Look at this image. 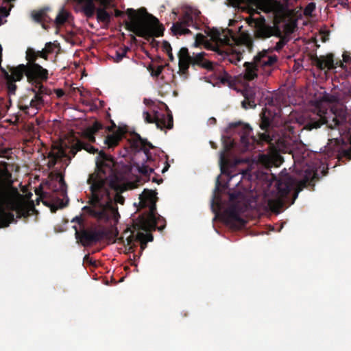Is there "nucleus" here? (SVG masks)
I'll return each instance as SVG.
<instances>
[{"instance_id":"bb28decb","label":"nucleus","mask_w":351,"mask_h":351,"mask_svg":"<svg viewBox=\"0 0 351 351\" xmlns=\"http://www.w3.org/2000/svg\"><path fill=\"white\" fill-rule=\"evenodd\" d=\"M244 99L241 101L243 108L247 110L248 108H254L256 106L255 101L256 92L252 87H247L242 91Z\"/></svg>"},{"instance_id":"e433bc0d","label":"nucleus","mask_w":351,"mask_h":351,"mask_svg":"<svg viewBox=\"0 0 351 351\" xmlns=\"http://www.w3.org/2000/svg\"><path fill=\"white\" fill-rule=\"evenodd\" d=\"M280 38V40L276 43V46L274 47L269 48V50H272V53L274 51H280L282 49V48L285 46V45L289 42V38L287 35L282 34L281 32V35L280 36H276Z\"/></svg>"},{"instance_id":"f8f14e48","label":"nucleus","mask_w":351,"mask_h":351,"mask_svg":"<svg viewBox=\"0 0 351 351\" xmlns=\"http://www.w3.org/2000/svg\"><path fill=\"white\" fill-rule=\"evenodd\" d=\"M131 147L135 151H143L147 158L145 164L138 167V171L143 176L149 180V176L154 172V169L157 167L156 164V157H152L149 150L147 148L153 149V145L147 141L146 139L143 138L138 134L134 133L132 138L131 139Z\"/></svg>"},{"instance_id":"4468645a","label":"nucleus","mask_w":351,"mask_h":351,"mask_svg":"<svg viewBox=\"0 0 351 351\" xmlns=\"http://www.w3.org/2000/svg\"><path fill=\"white\" fill-rule=\"evenodd\" d=\"M166 112L154 110L153 114L148 112H143L145 121L148 123H155L157 128L161 130L164 129L171 130L173 127V119L171 110L165 105Z\"/></svg>"},{"instance_id":"8fccbe9b","label":"nucleus","mask_w":351,"mask_h":351,"mask_svg":"<svg viewBox=\"0 0 351 351\" xmlns=\"http://www.w3.org/2000/svg\"><path fill=\"white\" fill-rule=\"evenodd\" d=\"M84 261L86 262L89 265L96 267L97 266L95 261L93 260L88 254L86 255L84 258Z\"/></svg>"},{"instance_id":"ea45409f","label":"nucleus","mask_w":351,"mask_h":351,"mask_svg":"<svg viewBox=\"0 0 351 351\" xmlns=\"http://www.w3.org/2000/svg\"><path fill=\"white\" fill-rule=\"evenodd\" d=\"M38 58L36 51L32 48H28L26 51V60L27 63L25 65L38 64L36 62Z\"/></svg>"},{"instance_id":"cd10ccee","label":"nucleus","mask_w":351,"mask_h":351,"mask_svg":"<svg viewBox=\"0 0 351 351\" xmlns=\"http://www.w3.org/2000/svg\"><path fill=\"white\" fill-rule=\"evenodd\" d=\"M245 71H244V79L247 81H252L258 76V71L259 66L255 63V61L253 60V62H246L244 64Z\"/></svg>"},{"instance_id":"f3484780","label":"nucleus","mask_w":351,"mask_h":351,"mask_svg":"<svg viewBox=\"0 0 351 351\" xmlns=\"http://www.w3.org/2000/svg\"><path fill=\"white\" fill-rule=\"evenodd\" d=\"M73 228L75 230V236L76 239L84 247L97 243L106 235L104 230L83 229L79 231L76 226H74Z\"/></svg>"},{"instance_id":"e2e57ef3","label":"nucleus","mask_w":351,"mask_h":351,"mask_svg":"<svg viewBox=\"0 0 351 351\" xmlns=\"http://www.w3.org/2000/svg\"><path fill=\"white\" fill-rule=\"evenodd\" d=\"M286 29L291 33L293 32V28L289 25H286Z\"/></svg>"},{"instance_id":"2f4dec72","label":"nucleus","mask_w":351,"mask_h":351,"mask_svg":"<svg viewBox=\"0 0 351 351\" xmlns=\"http://www.w3.org/2000/svg\"><path fill=\"white\" fill-rule=\"evenodd\" d=\"M215 51L220 56H222L223 59H228L230 62L237 64L241 60L242 54L239 52L235 53H228L221 49L219 47H217Z\"/></svg>"},{"instance_id":"4c0bfd02","label":"nucleus","mask_w":351,"mask_h":351,"mask_svg":"<svg viewBox=\"0 0 351 351\" xmlns=\"http://www.w3.org/2000/svg\"><path fill=\"white\" fill-rule=\"evenodd\" d=\"M75 147L77 150L85 149L88 152L91 153V154H95L97 152V149H95L93 146L88 144V143L81 141H78L76 143Z\"/></svg>"},{"instance_id":"774afa93","label":"nucleus","mask_w":351,"mask_h":351,"mask_svg":"<svg viewBox=\"0 0 351 351\" xmlns=\"http://www.w3.org/2000/svg\"><path fill=\"white\" fill-rule=\"evenodd\" d=\"M348 95L351 97V86H350V88L348 90Z\"/></svg>"},{"instance_id":"bf43d9fd","label":"nucleus","mask_w":351,"mask_h":351,"mask_svg":"<svg viewBox=\"0 0 351 351\" xmlns=\"http://www.w3.org/2000/svg\"><path fill=\"white\" fill-rule=\"evenodd\" d=\"M340 4L343 7V8H348L349 7V3H348V0H343L342 1Z\"/></svg>"},{"instance_id":"5701e85b","label":"nucleus","mask_w":351,"mask_h":351,"mask_svg":"<svg viewBox=\"0 0 351 351\" xmlns=\"http://www.w3.org/2000/svg\"><path fill=\"white\" fill-rule=\"evenodd\" d=\"M30 90L34 93V98L30 101L29 105L35 110L40 109L44 105V95H49L51 90L45 86L43 82L33 86Z\"/></svg>"},{"instance_id":"603ef678","label":"nucleus","mask_w":351,"mask_h":351,"mask_svg":"<svg viewBox=\"0 0 351 351\" xmlns=\"http://www.w3.org/2000/svg\"><path fill=\"white\" fill-rule=\"evenodd\" d=\"M29 107L32 108V106L29 104H27V105H22V104H19V108L21 110H22L25 114H29V112H28V110L29 108Z\"/></svg>"},{"instance_id":"72a5a7b5","label":"nucleus","mask_w":351,"mask_h":351,"mask_svg":"<svg viewBox=\"0 0 351 351\" xmlns=\"http://www.w3.org/2000/svg\"><path fill=\"white\" fill-rule=\"evenodd\" d=\"M225 150L220 154L219 165L221 168V173H226L227 169L230 167V160L226 158L225 152L230 150V145L226 144L224 145Z\"/></svg>"},{"instance_id":"79ce46f5","label":"nucleus","mask_w":351,"mask_h":351,"mask_svg":"<svg viewBox=\"0 0 351 351\" xmlns=\"http://www.w3.org/2000/svg\"><path fill=\"white\" fill-rule=\"evenodd\" d=\"M267 160L268 165L278 167L283 162V158L280 155L277 154L272 157L267 158Z\"/></svg>"},{"instance_id":"ddd939ff","label":"nucleus","mask_w":351,"mask_h":351,"mask_svg":"<svg viewBox=\"0 0 351 351\" xmlns=\"http://www.w3.org/2000/svg\"><path fill=\"white\" fill-rule=\"evenodd\" d=\"M14 75L16 80H21L24 75L27 77V81L32 86L38 84L47 80L49 77L48 70L44 69L39 64H33L25 65L21 64L14 67Z\"/></svg>"},{"instance_id":"a18cd8bd","label":"nucleus","mask_w":351,"mask_h":351,"mask_svg":"<svg viewBox=\"0 0 351 351\" xmlns=\"http://www.w3.org/2000/svg\"><path fill=\"white\" fill-rule=\"evenodd\" d=\"M164 69L163 65H159L156 69L150 66L149 70L151 71V75L154 77H158L161 74Z\"/></svg>"},{"instance_id":"a19ab883","label":"nucleus","mask_w":351,"mask_h":351,"mask_svg":"<svg viewBox=\"0 0 351 351\" xmlns=\"http://www.w3.org/2000/svg\"><path fill=\"white\" fill-rule=\"evenodd\" d=\"M130 50V49L128 47L124 46L116 51L115 55L113 56L114 62L117 63L121 62L123 58L126 56L128 51Z\"/></svg>"},{"instance_id":"473e14b6","label":"nucleus","mask_w":351,"mask_h":351,"mask_svg":"<svg viewBox=\"0 0 351 351\" xmlns=\"http://www.w3.org/2000/svg\"><path fill=\"white\" fill-rule=\"evenodd\" d=\"M64 153L62 149H58L57 151L51 150L48 153L47 158L49 161L47 162V167L49 169L53 168L57 163L58 160H60L64 156Z\"/></svg>"},{"instance_id":"de8ad7c7","label":"nucleus","mask_w":351,"mask_h":351,"mask_svg":"<svg viewBox=\"0 0 351 351\" xmlns=\"http://www.w3.org/2000/svg\"><path fill=\"white\" fill-rule=\"evenodd\" d=\"M101 129H102V125L100 123L96 121L93 123V125L91 127L88 128L86 130L91 131L94 133H97Z\"/></svg>"},{"instance_id":"7c9ffc66","label":"nucleus","mask_w":351,"mask_h":351,"mask_svg":"<svg viewBox=\"0 0 351 351\" xmlns=\"http://www.w3.org/2000/svg\"><path fill=\"white\" fill-rule=\"evenodd\" d=\"M49 176L52 180H55L56 181L58 182V191L61 192L62 195L66 194L67 185L64 181V173L60 171L59 170H54L53 171L50 173Z\"/></svg>"},{"instance_id":"aec40b11","label":"nucleus","mask_w":351,"mask_h":351,"mask_svg":"<svg viewBox=\"0 0 351 351\" xmlns=\"http://www.w3.org/2000/svg\"><path fill=\"white\" fill-rule=\"evenodd\" d=\"M0 70L3 73L4 77L6 80V87L8 95L10 97L11 95H14L16 94V90L17 89V86L15 82L19 81L16 80V77L14 75V67L11 68L10 71L11 74H9L8 71L5 69H3L1 66H0ZM1 108L5 111L8 110L12 105V100L10 97L8 98V101L4 104V99H1Z\"/></svg>"},{"instance_id":"0e129e2a","label":"nucleus","mask_w":351,"mask_h":351,"mask_svg":"<svg viewBox=\"0 0 351 351\" xmlns=\"http://www.w3.org/2000/svg\"><path fill=\"white\" fill-rule=\"evenodd\" d=\"M169 167V165L167 162L166 166L163 168V169L162 170V172L164 173L166 171H167Z\"/></svg>"},{"instance_id":"6ab92c4d","label":"nucleus","mask_w":351,"mask_h":351,"mask_svg":"<svg viewBox=\"0 0 351 351\" xmlns=\"http://www.w3.org/2000/svg\"><path fill=\"white\" fill-rule=\"evenodd\" d=\"M136 236L134 235V232H131V234L126 237L125 241H123L125 249L129 253L134 252V247H136L134 242L137 241L140 243L141 245V253L147 247V243L148 241H153V235L151 233H144L137 230Z\"/></svg>"},{"instance_id":"f257e3e1","label":"nucleus","mask_w":351,"mask_h":351,"mask_svg":"<svg viewBox=\"0 0 351 351\" xmlns=\"http://www.w3.org/2000/svg\"><path fill=\"white\" fill-rule=\"evenodd\" d=\"M114 159L110 156L99 152L95 171L87 180L91 195L88 201L90 206H86L83 210L100 221H118L120 215L117 204H123L125 202L121 195L125 188L114 171Z\"/></svg>"},{"instance_id":"4d7b16f0","label":"nucleus","mask_w":351,"mask_h":351,"mask_svg":"<svg viewBox=\"0 0 351 351\" xmlns=\"http://www.w3.org/2000/svg\"><path fill=\"white\" fill-rule=\"evenodd\" d=\"M230 78L231 77L227 73H225V75L221 78V82L224 84L228 82Z\"/></svg>"},{"instance_id":"c85d7f7f","label":"nucleus","mask_w":351,"mask_h":351,"mask_svg":"<svg viewBox=\"0 0 351 351\" xmlns=\"http://www.w3.org/2000/svg\"><path fill=\"white\" fill-rule=\"evenodd\" d=\"M123 134L124 132L122 129L119 128L116 132L108 135L106 137L104 140L105 144L108 146V148H114L118 145L119 141L123 138Z\"/></svg>"},{"instance_id":"423d86ee","label":"nucleus","mask_w":351,"mask_h":351,"mask_svg":"<svg viewBox=\"0 0 351 351\" xmlns=\"http://www.w3.org/2000/svg\"><path fill=\"white\" fill-rule=\"evenodd\" d=\"M271 126V120L265 113L261 114L260 128L263 132H258L256 136H251L252 128L249 125L241 122L230 123L228 128L233 132L241 134L240 141L244 147L247 149L256 148V145H263L265 143L273 145V138L268 133Z\"/></svg>"},{"instance_id":"6e6552de","label":"nucleus","mask_w":351,"mask_h":351,"mask_svg":"<svg viewBox=\"0 0 351 351\" xmlns=\"http://www.w3.org/2000/svg\"><path fill=\"white\" fill-rule=\"evenodd\" d=\"M325 158H334L339 162H345V160H351V133L350 130L341 136L329 140V143L325 147Z\"/></svg>"},{"instance_id":"c9c22d12","label":"nucleus","mask_w":351,"mask_h":351,"mask_svg":"<svg viewBox=\"0 0 351 351\" xmlns=\"http://www.w3.org/2000/svg\"><path fill=\"white\" fill-rule=\"evenodd\" d=\"M104 8H97V19L99 22L108 23L110 21V14Z\"/></svg>"},{"instance_id":"69168bd1","label":"nucleus","mask_w":351,"mask_h":351,"mask_svg":"<svg viewBox=\"0 0 351 351\" xmlns=\"http://www.w3.org/2000/svg\"><path fill=\"white\" fill-rule=\"evenodd\" d=\"M162 179H161V180H158L157 178H152V182H157V183H158V184H159V183H160V182H162Z\"/></svg>"},{"instance_id":"052dcab7","label":"nucleus","mask_w":351,"mask_h":351,"mask_svg":"<svg viewBox=\"0 0 351 351\" xmlns=\"http://www.w3.org/2000/svg\"><path fill=\"white\" fill-rule=\"evenodd\" d=\"M167 54L169 57V59L171 62H173L174 60V57L172 53V51H169V52H167Z\"/></svg>"},{"instance_id":"680f3d73","label":"nucleus","mask_w":351,"mask_h":351,"mask_svg":"<svg viewBox=\"0 0 351 351\" xmlns=\"http://www.w3.org/2000/svg\"><path fill=\"white\" fill-rule=\"evenodd\" d=\"M45 49H51V51H53V46H52V43H47L46 45H45Z\"/></svg>"},{"instance_id":"c756f323","label":"nucleus","mask_w":351,"mask_h":351,"mask_svg":"<svg viewBox=\"0 0 351 351\" xmlns=\"http://www.w3.org/2000/svg\"><path fill=\"white\" fill-rule=\"evenodd\" d=\"M291 153L295 163H299L300 165H307V162H306V158L308 156V152L306 150V149L303 146H301L300 147H297L296 149L292 150Z\"/></svg>"},{"instance_id":"7ed1b4c3","label":"nucleus","mask_w":351,"mask_h":351,"mask_svg":"<svg viewBox=\"0 0 351 351\" xmlns=\"http://www.w3.org/2000/svg\"><path fill=\"white\" fill-rule=\"evenodd\" d=\"M302 171L305 174L300 178L286 173L281 176L276 182L275 190L271 191L274 194L271 198L267 199L268 206L271 211L279 213L280 210L287 204H293L298 197L299 192L309 184L317 175L308 167H306Z\"/></svg>"},{"instance_id":"c03bdc74","label":"nucleus","mask_w":351,"mask_h":351,"mask_svg":"<svg viewBox=\"0 0 351 351\" xmlns=\"http://www.w3.org/2000/svg\"><path fill=\"white\" fill-rule=\"evenodd\" d=\"M315 8H316L315 3L311 2V3H308L304 10V14L306 16H311L312 13L313 11H315Z\"/></svg>"},{"instance_id":"39448f33","label":"nucleus","mask_w":351,"mask_h":351,"mask_svg":"<svg viewBox=\"0 0 351 351\" xmlns=\"http://www.w3.org/2000/svg\"><path fill=\"white\" fill-rule=\"evenodd\" d=\"M155 191L144 189L139 196V204L142 208L147 210L138 216L134 222V230H143L150 232L155 230L156 228L162 230L166 226L165 219L156 213V202L158 197Z\"/></svg>"},{"instance_id":"9d476101","label":"nucleus","mask_w":351,"mask_h":351,"mask_svg":"<svg viewBox=\"0 0 351 351\" xmlns=\"http://www.w3.org/2000/svg\"><path fill=\"white\" fill-rule=\"evenodd\" d=\"M228 5L232 7H239L241 4L255 6L254 13L260 14L258 10L263 12H274L280 20L285 19V12L287 10L285 5L279 0H227Z\"/></svg>"},{"instance_id":"1a4fd4ad","label":"nucleus","mask_w":351,"mask_h":351,"mask_svg":"<svg viewBox=\"0 0 351 351\" xmlns=\"http://www.w3.org/2000/svg\"><path fill=\"white\" fill-rule=\"evenodd\" d=\"M346 121V112L343 108H331L326 109L322 114L311 119L304 127L307 130L317 129L326 124L329 128L333 129Z\"/></svg>"},{"instance_id":"338daca9","label":"nucleus","mask_w":351,"mask_h":351,"mask_svg":"<svg viewBox=\"0 0 351 351\" xmlns=\"http://www.w3.org/2000/svg\"><path fill=\"white\" fill-rule=\"evenodd\" d=\"M130 36H131V40H132L133 42L136 41V37H135L134 35L131 34V35H130Z\"/></svg>"},{"instance_id":"49530a36","label":"nucleus","mask_w":351,"mask_h":351,"mask_svg":"<svg viewBox=\"0 0 351 351\" xmlns=\"http://www.w3.org/2000/svg\"><path fill=\"white\" fill-rule=\"evenodd\" d=\"M51 53V49H43L41 51H36L37 58L40 57L45 60H47L48 54Z\"/></svg>"},{"instance_id":"864d4df0","label":"nucleus","mask_w":351,"mask_h":351,"mask_svg":"<svg viewBox=\"0 0 351 351\" xmlns=\"http://www.w3.org/2000/svg\"><path fill=\"white\" fill-rule=\"evenodd\" d=\"M342 57L343 62L348 63L351 61V56H350V53L347 51L343 52Z\"/></svg>"},{"instance_id":"4be33fe9","label":"nucleus","mask_w":351,"mask_h":351,"mask_svg":"<svg viewBox=\"0 0 351 351\" xmlns=\"http://www.w3.org/2000/svg\"><path fill=\"white\" fill-rule=\"evenodd\" d=\"M313 61L315 66L320 70H324L325 69L332 70L338 66L341 68L345 67L343 61L337 60L335 62L334 54L332 53H328L326 56H315Z\"/></svg>"},{"instance_id":"0eeeda50","label":"nucleus","mask_w":351,"mask_h":351,"mask_svg":"<svg viewBox=\"0 0 351 351\" xmlns=\"http://www.w3.org/2000/svg\"><path fill=\"white\" fill-rule=\"evenodd\" d=\"M289 0H283L281 3L285 5L287 10L285 12V19L280 20L274 12H265L266 14H271L274 16V24L271 25L267 23L265 18L260 15L257 18L250 17L247 22L250 26L254 27V36L256 39L265 40L271 36H280L281 35V29L278 26L279 23L285 22L293 14V10H290L288 4Z\"/></svg>"},{"instance_id":"3c124183","label":"nucleus","mask_w":351,"mask_h":351,"mask_svg":"<svg viewBox=\"0 0 351 351\" xmlns=\"http://www.w3.org/2000/svg\"><path fill=\"white\" fill-rule=\"evenodd\" d=\"M162 50L164 51H165L166 53L169 52V51H172V48L171 47L170 43L167 40H164L162 42Z\"/></svg>"},{"instance_id":"13d9d810","label":"nucleus","mask_w":351,"mask_h":351,"mask_svg":"<svg viewBox=\"0 0 351 351\" xmlns=\"http://www.w3.org/2000/svg\"><path fill=\"white\" fill-rule=\"evenodd\" d=\"M114 15L116 17H121L124 15V12L117 9L114 11Z\"/></svg>"},{"instance_id":"a211bd4d","label":"nucleus","mask_w":351,"mask_h":351,"mask_svg":"<svg viewBox=\"0 0 351 351\" xmlns=\"http://www.w3.org/2000/svg\"><path fill=\"white\" fill-rule=\"evenodd\" d=\"M228 34L219 35V40L223 45L231 47L233 44L237 45H244L249 51H252L254 47V40L252 36L249 34H243L240 38L237 40L232 32V30L228 29Z\"/></svg>"},{"instance_id":"b1692460","label":"nucleus","mask_w":351,"mask_h":351,"mask_svg":"<svg viewBox=\"0 0 351 351\" xmlns=\"http://www.w3.org/2000/svg\"><path fill=\"white\" fill-rule=\"evenodd\" d=\"M207 54L205 52L193 53L190 60V65L193 67L198 66L208 71L214 69L213 63L206 58Z\"/></svg>"},{"instance_id":"f704fd0d","label":"nucleus","mask_w":351,"mask_h":351,"mask_svg":"<svg viewBox=\"0 0 351 351\" xmlns=\"http://www.w3.org/2000/svg\"><path fill=\"white\" fill-rule=\"evenodd\" d=\"M47 10L48 9H42L38 12H34L32 13L33 19L39 23L48 22L51 19L47 14Z\"/></svg>"},{"instance_id":"f03ea898","label":"nucleus","mask_w":351,"mask_h":351,"mask_svg":"<svg viewBox=\"0 0 351 351\" xmlns=\"http://www.w3.org/2000/svg\"><path fill=\"white\" fill-rule=\"evenodd\" d=\"M14 169V164L0 161V228L8 227L16 219L27 221L29 216L38 213L33 202L13 186L12 171Z\"/></svg>"},{"instance_id":"412c9836","label":"nucleus","mask_w":351,"mask_h":351,"mask_svg":"<svg viewBox=\"0 0 351 351\" xmlns=\"http://www.w3.org/2000/svg\"><path fill=\"white\" fill-rule=\"evenodd\" d=\"M77 4L81 5L82 10L87 18L93 17L96 6L95 2L97 1L101 5L100 8L107 9L111 6L112 0H73Z\"/></svg>"},{"instance_id":"9b49d317","label":"nucleus","mask_w":351,"mask_h":351,"mask_svg":"<svg viewBox=\"0 0 351 351\" xmlns=\"http://www.w3.org/2000/svg\"><path fill=\"white\" fill-rule=\"evenodd\" d=\"M201 12L197 8L187 6L185 7L178 21L174 23L171 27V31L174 35H186L191 34L188 28L192 27L197 29L199 25L202 22Z\"/></svg>"},{"instance_id":"09e8293b","label":"nucleus","mask_w":351,"mask_h":351,"mask_svg":"<svg viewBox=\"0 0 351 351\" xmlns=\"http://www.w3.org/2000/svg\"><path fill=\"white\" fill-rule=\"evenodd\" d=\"M95 133L86 130L84 132L85 136L88 139L89 141L94 143L95 141Z\"/></svg>"},{"instance_id":"6e6d98bb","label":"nucleus","mask_w":351,"mask_h":351,"mask_svg":"<svg viewBox=\"0 0 351 351\" xmlns=\"http://www.w3.org/2000/svg\"><path fill=\"white\" fill-rule=\"evenodd\" d=\"M55 93L56 94L57 97H58V98H61L65 95L64 90H62L61 88L56 89Z\"/></svg>"},{"instance_id":"a878e982","label":"nucleus","mask_w":351,"mask_h":351,"mask_svg":"<svg viewBox=\"0 0 351 351\" xmlns=\"http://www.w3.org/2000/svg\"><path fill=\"white\" fill-rule=\"evenodd\" d=\"M223 216L226 223L229 225L233 226L235 223H238L239 226H243L245 223V221L240 217L234 206L227 208L223 213Z\"/></svg>"},{"instance_id":"5fc2aeb1","label":"nucleus","mask_w":351,"mask_h":351,"mask_svg":"<svg viewBox=\"0 0 351 351\" xmlns=\"http://www.w3.org/2000/svg\"><path fill=\"white\" fill-rule=\"evenodd\" d=\"M71 222H76L80 226H82L84 223V220L82 217V216H76L75 217H74L72 220H71Z\"/></svg>"},{"instance_id":"58836bf2","label":"nucleus","mask_w":351,"mask_h":351,"mask_svg":"<svg viewBox=\"0 0 351 351\" xmlns=\"http://www.w3.org/2000/svg\"><path fill=\"white\" fill-rule=\"evenodd\" d=\"M69 13L62 9L55 19V23L57 26L62 25L67 21Z\"/></svg>"},{"instance_id":"37998d69","label":"nucleus","mask_w":351,"mask_h":351,"mask_svg":"<svg viewBox=\"0 0 351 351\" xmlns=\"http://www.w3.org/2000/svg\"><path fill=\"white\" fill-rule=\"evenodd\" d=\"M244 198V195L241 191H235L229 193V200L234 203L236 202H239L240 200L243 199Z\"/></svg>"},{"instance_id":"dca6fc26","label":"nucleus","mask_w":351,"mask_h":351,"mask_svg":"<svg viewBox=\"0 0 351 351\" xmlns=\"http://www.w3.org/2000/svg\"><path fill=\"white\" fill-rule=\"evenodd\" d=\"M272 50L263 49L254 57L255 63L263 69V74L270 75L274 70L275 64L278 62V56L276 55H271Z\"/></svg>"},{"instance_id":"20e7f679","label":"nucleus","mask_w":351,"mask_h":351,"mask_svg":"<svg viewBox=\"0 0 351 351\" xmlns=\"http://www.w3.org/2000/svg\"><path fill=\"white\" fill-rule=\"evenodd\" d=\"M128 20L124 21L125 28L139 37L149 40L154 37L163 35L165 27L159 20L147 12L145 8L135 10L128 8L126 10Z\"/></svg>"},{"instance_id":"2eb2a0df","label":"nucleus","mask_w":351,"mask_h":351,"mask_svg":"<svg viewBox=\"0 0 351 351\" xmlns=\"http://www.w3.org/2000/svg\"><path fill=\"white\" fill-rule=\"evenodd\" d=\"M299 126L296 123H285L280 129V137L278 140L279 144H281L285 148L289 149L295 145L299 139Z\"/></svg>"},{"instance_id":"393cba45","label":"nucleus","mask_w":351,"mask_h":351,"mask_svg":"<svg viewBox=\"0 0 351 351\" xmlns=\"http://www.w3.org/2000/svg\"><path fill=\"white\" fill-rule=\"evenodd\" d=\"M179 62V72L183 75H187L190 66L191 56L186 47H182L178 54Z\"/></svg>"}]
</instances>
